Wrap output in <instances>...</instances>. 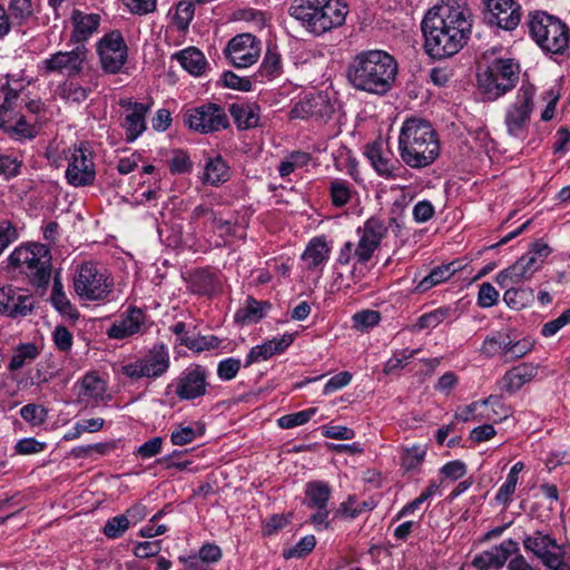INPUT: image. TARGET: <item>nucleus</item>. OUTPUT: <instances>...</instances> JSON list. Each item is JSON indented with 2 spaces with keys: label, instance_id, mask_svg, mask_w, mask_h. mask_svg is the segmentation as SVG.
I'll use <instances>...</instances> for the list:
<instances>
[{
  "label": "nucleus",
  "instance_id": "obj_60",
  "mask_svg": "<svg viewBox=\"0 0 570 570\" xmlns=\"http://www.w3.org/2000/svg\"><path fill=\"white\" fill-rule=\"evenodd\" d=\"M193 164L187 153L176 150L169 160V169L173 174H186L191 170Z\"/></svg>",
  "mask_w": 570,
  "mask_h": 570
},
{
  "label": "nucleus",
  "instance_id": "obj_53",
  "mask_svg": "<svg viewBox=\"0 0 570 570\" xmlns=\"http://www.w3.org/2000/svg\"><path fill=\"white\" fill-rule=\"evenodd\" d=\"M279 71L281 56L276 50L268 47L261 65V72L267 77H275Z\"/></svg>",
  "mask_w": 570,
  "mask_h": 570
},
{
  "label": "nucleus",
  "instance_id": "obj_59",
  "mask_svg": "<svg viewBox=\"0 0 570 570\" xmlns=\"http://www.w3.org/2000/svg\"><path fill=\"white\" fill-rule=\"evenodd\" d=\"M381 315L376 311L365 309L354 314V327L361 331L371 328L379 324Z\"/></svg>",
  "mask_w": 570,
  "mask_h": 570
},
{
  "label": "nucleus",
  "instance_id": "obj_22",
  "mask_svg": "<svg viewBox=\"0 0 570 570\" xmlns=\"http://www.w3.org/2000/svg\"><path fill=\"white\" fill-rule=\"evenodd\" d=\"M77 392V403L85 407L97 406L104 401L107 392V383L97 372H88L75 385Z\"/></svg>",
  "mask_w": 570,
  "mask_h": 570
},
{
  "label": "nucleus",
  "instance_id": "obj_24",
  "mask_svg": "<svg viewBox=\"0 0 570 570\" xmlns=\"http://www.w3.org/2000/svg\"><path fill=\"white\" fill-rule=\"evenodd\" d=\"M334 111L327 95L317 94L301 99L291 110L292 118L327 119Z\"/></svg>",
  "mask_w": 570,
  "mask_h": 570
},
{
  "label": "nucleus",
  "instance_id": "obj_56",
  "mask_svg": "<svg viewBox=\"0 0 570 570\" xmlns=\"http://www.w3.org/2000/svg\"><path fill=\"white\" fill-rule=\"evenodd\" d=\"M2 128L18 139H31L37 135L35 127L29 125L23 117H20L14 125L6 124Z\"/></svg>",
  "mask_w": 570,
  "mask_h": 570
},
{
  "label": "nucleus",
  "instance_id": "obj_64",
  "mask_svg": "<svg viewBox=\"0 0 570 570\" xmlns=\"http://www.w3.org/2000/svg\"><path fill=\"white\" fill-rule=\"evenodd\" d=\"M197 432L191 426H179L170 434V441L174 445H186L197 438Z\"/></svg>",
  "mask_w": 570,
  "mask_h": 570
},
{
  "label": "nucleus",
  "instance_id": "obj_23",
  "mask_svg": "<svg viewBox=\"0 0 570 570\" xmlns=\"http://www.w3.org/2000/svg\"><path fill=\"white\" fill-rule=\"evenodd\" d=\"M519 551V544L512 539L502 541L500 544L476 554L472 564L478 570L501 569L507 560Z\"/></svg>",
  "mask_w": 570,
  "mask_h": 570
},
{
  "label": "nucleus",
  "instance_id": "obj_6",
  "mask_svg": "<svg viewBox=\"0 0 570 570\" xmlns=\"http://www.w3.org/2000/svg\"><path fill=\"white\" fill-rule=\"evenodd\" d=\"M356 232L358 235L357 244L346 242L343 245L337 257L338 264L347 265L352 259H355L357 264H366L385 237L387 226L383 220L371 217Z\"/></svg>",
  "mask_w": 570,
  "mask_h": 570
},
{
  "label": "nucleus",
  "instance_id": "obj_35",
  "mask_svg": "<svg viewBox=\"0 0 570 570\" xmlns=\"http://www.w3.org/2000/svg\"><path fill=\"white\" fill-rule=\"evenodd\" d=\"M232 177V170L220 155L208 157L205 161L202 181L212 186H219Z\"/></svg>",
  "mask_w": 570,
  "mask_h": 570
},
{
  "label": "nucleus",
  "instance_id": "obj_21",
  "mask_svg": "<svg viewBox=\"0 0 570 570\" xmlns=\"http://www.w3.org/2000/svg\"><path fill=\"white\" fill-rule=\"evenodd\" d=\"M35 307L32 295L11 285L0 288V314L9 317L28 315Z\"/></svg>",
  "mask_w": 570,
  "mask_h": 570
},
{
  "label": "nucleus",
  "instance_id": "obj_16",
  "mask_svg": "<svg viewBox=\"0 0 570 570\" xmlns=\"http://www.w3.org/2000/svg\"><path fill=\"white\" fill-rule=\"evenodd\" d=\"M98 53L106 72H119L127 60V46L121 33L119 31L107 33L98 43Z\"/></svg>",
  "mask_w": 570,
  "mask_h": 570
},
{
  "label": "nucleus",
  "instance_id": "obj_20",
  "mask_svg": "<svg viewBox=\"0 0 570 570\" xmlns=\"http://www.w3.org/2000/svg\"><path fill=\"white\" fill-rule=\"evenodd\" d=\"M119 105L126 110L121 127L125 130L126 141L134 142L147 129L146 116L150 111L151 104L121 99Z\"/></svg>",
  "mask_w": 570,
  "mask_h": 570
},
{
  "label": "nucleus",
  "instance_id": "obj_25",
  "mask_svg": "<svg viewBox=\"0 0 570 570\" xmlns=\"http://www.w3.org/2000/svg\"><path fill=\"white\" fill-rule=\"evenodd\" d=\"M325 3V0H293L288 8V14L298 21L306 31L316 36L320 14Z\"/></svg>",
  "mask_w": 570,
  "mask_h": 570
},
{
  "label": "nucleus",
  "instance_id": "obj_4",
  "mask_svg": "<svg viewBox=\"0 0 570 570\" xmlns=\"http://www.w3.org/2000/svg\"><path fill=\"white\" fill-rule=\"evenodd\" d=\"M9 265L26 275L32 286L47 288L51 277L48 246L38 243L20 246L9 256Z\"/></svg>",
  "mask_w": 570,
  "mask_h": 570
},
{
  "label": "nucleus",
  "instance_id": "obj_40",
  "mask_svg": "<svg viewBox=\"0 0 570 570\" xmlns=\"http://www.w3.org/2000/svg\"><path fill=\"white\" fill-rule=\"evenodd\" d=\"M332 490L323 481H312L305 487L304 503L311 508H326L331 498Z\"/></svg>",
  "mask_w": 570,
  "mask_h": 570
},
{
  "label": "nucleus",
  "instance_id": "obj_61",
  "mask_svg": "<svg viewBox=\"0 0 570 570\" xmlns=\"http://www.w3.org/2000/svg\"><path fill=\"white\" fill-rule=\"evenodd\" d=\"M56 347L61 352H69L72 347L73 336L66 326H57L52 333Z\"/></svg>",
  "mask_w": 570,
  "mask_h": 570
},
{
  "label": "nucleus",
  "instance_id": "obj_58",
  "mask_svg": "<svg viewBox=\"0 0 570 570\" xmlns=\"http://www.w3.org/2000/svg\"><path fill=\"white\" fill-rule=\"evenodd\" d=\"M9 11L11 17L21 23L33 13L31 0H10Z\"/></svg>",
  "mask_w": 570,
  "mask_h": 570
},
{
  "label": "nucleus",
  "instance_id": "obj_10",
  "mask_svg": "<svg viewBox=\"0 0 570 570\" xmlns=\"http://www.w3.org/2000/svg\"><path fill=\"white\" fill-rule=\"evenodd\" d=\"M183 120L190 130L203 135L214 134L229 126L225 109L214 102H206L187 109Z\"/></svg>",
  "mask_w": 570,
  "mask_h": 570
},
{
  "label": "nucleus",
  "instance_id": "obj_57",
  "mask_svg": "<svg viewBox=\"0 0 570 570\" xmlns=\"http://www.w3.org/2000/svg\"><path fill=\"white\" fill-rule=\"evenodd\" d=\"M242 367L240 360L228 357L220 361L217 365V375L223 381H230L236 377Z\"/></svg>",
  "mask_w": 570,
  "mask_h": 570
},
{
  "label": "nucleus",
  "instance_id": "obj_43",
  "mask_svg": "<svg viewBox=\"0 0 570 570\" xmlns=\"http://www.w3.org/2000/svg\"><path fill=\"white\" fill-rule=\"evenodd\" d=\"M534 301V291L531 287H510L503 294V302L513 309H522Z\"/></svg>",
  "mask_w": 570,
  "mask_h": 570
},
{
  "label": "nucleus",
  "instance_id": "obj_41",
  "mask_svg": "<svg viewBox=\"0 0 570 570\" xmlns=\"http://www.w3.org/2000/svg\"><path fill=\"white\" fill-rule=\"evenodd\" d=\"M39 347L35 343H24L13 350L8 364L9 372H16L31 364L39 356Z\"/></svg>",
  "mask_w": 570,
  "mask_h": 570
},
{
  "label": "nucleus",
  "instance_id": "obj_34",
  "mask_svg": "<svg viewBox=\"0 0 570 570\" xmlns=\"http://www.w3.org/2000/svg\"><path fill=\"white\" fill-rule=\"evenodd\" d=\"M458 317V308L452 305H445L438 307L429 313L419 316L414 324L411 326V331L421 332L423 330H432L439 326L441 323L450 320L453 321Z\"/></svg>",
  "mask_w": 570,
  "mask_h": 570
},
{
  "label": "nucleus",
  "instance_id": "obj_45",
  "mask_svg": "<svg viewBox=\"0 0 570 570\" xmlns=\"http://www.w3.org/2000/svg\"><path fill=\"white\" fill-rule=\"evenodd\" d=\"M328 191L332 204L335 207L345 206L351 200L353 195V190L350 183L340 178L333 179L330 183Z\"/></svg>",
  "mask_w": 570,
  "mask_h": 570
},
{
  "label": "nucleus",
  "instance_id": "obj_3",
  "mask_svg": "<svg viewBox=\"0 0 570 570\" xmlns=\"http://www.w3.org/2000/svg\"><path fill=\"white\" fill-rule=\"evenodd\" d=\"M399 153L410 168L432 165L440 155V141L431 122L416 117L406 119L399 135Z\"/></svg>",
  "mask_w": 570,
  "mask_h": 570
},
{
  "label": "nucleus",
  "instance_id": "obj_9",
  "mask_svg": "<svg viewBox=\"0 0 570 570\" xmlns=\"http://www.w3.org/2000/svg\"><path fill=\"white\" fill-rule=\"evenodd\" d=\"M535 87L530 82H522L514 100L507 107L504 125L509 136L524 138L528 134L531 115L534 110Z\"/></svg>",
  "mask_w": 570,
  "mask_h": 570
},
{
  "label": "nucleus",
  "instance_id": "obj_44",
  "mask_svg": "<svg viewBox=\"0 0 570 570\" xmlns=\"http://www.w3.org/2000/svg\"><path fill=\"white\" fill-rule=\"evenodd\" d=\"M510 344V336L507 333H497L492 336H487L481 346V353L487 357L502 355L507 358V348Z\"/></svg>",
  "mask_w": 570,
  "mask_h": 570
},
{
  "label": "nucleus",
  "instance_id": "obj_54",
  "mask_svg": "<svg viewBox=\"0 0 570 570\" xmlns=\"http://www.w3.org/2000/svg\"><path fill=\"white\" fill-rule=\"evenodd\" d=\"M499 301V292L491 283H482L478 293V305L482 308H490L497 305Z\"/></svg>",
  "mask_w": 570,
  "mask_h": 570
},
{
  "label": "nucleus",
  "instance_id": "obj_17",
  "mask_svg": "<svg viewBox=\"0 0 570 570\" xmlns=\"http://www.w3.org/2000/svg\"><path fill=\"white\" fill-rule=\"evenodd\" d=\"M485 20L503 30H514L521 21V6L515 0H483Z\"/></svg>",
  "mask_w": 570,
  "mask_h": 570
},
{
  "label": "nucleus",
  "instance_id": "obj_31",
  "mask_svg": "<svg viewBox=\"0 0 570 570\" xmlns=\"http://www.w3.org/2000/svg\"><path fill=\"white\" fill-rule=\"evenodd\" d=\"M293 341L294 337L292 334H284L279 337H274L261 345L252 347L246 356L245 367H248L254 363L266 361L276 354L283 353L293 343Z\"/></svg>",
  "mask_w": 570,
  "mask_h": 570
},
{
  "label": "nucleus",
  "instance_id": "obj_51",
  "mask_svg": "<svg viewBox=\"0 0 570 570\" xmlns=\"http://www.w3.org/2000/svg\"><path fill=\"white\" fill-rule=\"evenodd\" d=\"M22 161L11 155L0 153V176L10 179L20 174Z\"/></svg>",
  "mask_w": 570,
  "mask_h": 570
},
{
  "label": "nucleus",
  "instance_id": "obj_8",
  "mask_svg": "<svg viewBox=\"0 0 570 570\" xmlns=\"http://www.w3.org/2000/svg\"><path fill=\"white\" fill-rule=\"evenodd\" d=\"M520 73V66L513 59H495L479 75V85L489 100H495L512 90Z\"/></svg>",
  "mask_w": 570,
  "mask_h": 570
},
{
  "label": "nucleus",
  "instance_id": "obj_55",
  "mask_svg": "<svg viewBox=\"0 0 570 570\" xmlns=\"http://www.w3.org/2000/svg\"><path fill=\"white\" fill-rule=\"evenodd\" d=\"M315 544L316 540L314 535H305L293 548L284 551V557L286 559L302 558L308 554L315 548Z\"/></svg>",
  "mask_w": 570,
  "mask_h": 570
},
{
  "label": "nucleus",
  "instance_id": "obj_1",
  "mask_svg": "<svg viewBox=\"0 0 570 570\" xmlns=\"http://www.w3.org/2000/svg\"><path fill=\"white\" fill-rule=\"evenodd\" d=\"M424 48L434 59L458 53L468 42L472 31L471 13L468 9L440 4L430 9L421 23Z\"/></svg>",
  "mask_w": 570,
  "mask_h": 570
},
{
  "label": "nucleus",
  "instance_id": "obj_7",
  "mask_svg": "<svg viewBox=\"0 0 570 570\" xmlns=\"http://www.w3.org/2000/svg\"><path fill=\"white\" fill-rule=\"evenodd\" d=\"M114 279L96 263H82L73 276V289L82 301H106L112 292Z\"/></svg>",
  "mask_w": 570,
  "mask_h": 570
},
{
  "label": "nucleus",
  "instance_id": "obj_52",
  "mask_svg": "<svg viewBox=\"0 0 570 570\" xmlns=\"http://www.w3.org/2000/svg\"><path fill=\"white\" fill-rule=\"evenodd\" d=\"M47 414L48 412L43 406L33 403L27 404L20 409L21 417L33 425L42 424L47 419Z\"/></svg>",
  "mask_w": 570,
  "mask_h": 570
},
{
  "label": "nucleus",
  "instance_id": "obj_50",
  "mask_svg": "<svg viewBox=\"0 0 570 570\" xmlns=\"http://www.w3.org/2000/svg\"><path fill=\"white\" fill-rule=\"evenodd\" d=\"M129 528V520L125 514L109 519L104 527V534L107 538L116 539L121 537Z\"/></svg>",
  "mask_w": 570,
  "mask_h": 570
},
{
  "label": "nucleus",
  "instance_id": "obj_36",
  "mask_svg": "<svg viewBox=\"0 0 570 570\" xmlns=\"http://www.w3.org/2000/svg\"><path fill=\"white\" fill-rule=\"evenodd\" d=\"M173 58L193 76H202L207 67V60L204 53L195 47L183 49L176 52Z\"/></svg>",
  "mask_w": 570,
  "mask_h": 570
},
{
  "label": "nucleus",
  "instance_id": "obj_2",
  "mask_svg": "<svg viewBox=\"0 0 570 570\" xmlns=\"http://www.w3.org/2000/svg\"><path fill=\"white\" fill-rule=\"evenodd\" d=\"M396 76L395 58L379 49L358 52L346 69V78L354 89L377 96L392 89Z\"/></svg>",
  "mask_w": 570,
  "mask_h": 570
},
{
  "label": "nucleus",
  "instance_id": "obj_46",
  "mask_svg": "<svg viewBox=\"0 0 570 570\" xmlns=\"http://www.w3.org/2000/svg\"><path fill=\"white\" fill-rule=\"evenodd\" d=\"M426 454V445L414 444L405 448L401 456V465L404 470L411 471L421 465Z\"/></svg>",
  "mask_w": 570,
  "mask_h": 570
},
{
  "label": "nucleus",
  "instance_id": "obj_30",
  "mask_svg": "<svg viewBox=\"0 0 570 570\" xmlns=\"http://www.w3.org/2000/svg\"><path fill=\"white\" fill-rule=\"evenodd\" d=\"M27 98L26 86L19 81L3 88V101L0 104V127L13 120V112L19 111Z\"/></svg>",
  "mask_w": 570,
  "mask_h": 570
},
{
  "label": "nucleus",
  "instance_id": "obj_27",
  "mask_svg": "<svg viewBox=\"0 0 570 570\" xmlns=\"http://www.w3.org/2000/svg\"><path fill=\"white\" fill-rule=\"evenodd\" d=\"M539 268L533 257L521 256L514 264L498 273L495 282L501 288L531 279Z\"/></svg>",
  "mask_w": 570,
  "mask_h": 570
},
{
  "label": "nucleus",
  "instance_id": "obj_38",
  "mask_svg": "<svg viewBox=\"0 0 570 570\" xmlns=\"http://www.w3.org/2000/svg\"><path fill=\"white\" fill-rule=\"evenodd\" d=\"M328 255L330 248L324 237H314L305 248L302 259L306 263L307 268L314 269L326 263Z\"/></svg>",
  "mask_w": 570,
  "mask_h": 570
},
{
  "label": "nucleus",
  "instance_id": "obj_48",
  "mask_svg": "<svg viewBox=\"0 0 570 570\" xmlns=\"http://www.w3.org/2000/svg\"><path fill=\"white\" fill-rule=\"evenodd\" d=\"M316 411L315 407H309L296 413L283 415L277 420V424L279 428L286 430L303 425L315 415Z\"/></svg>",
  "mask_w": 570,
  "mask_h": 570
},
{
  "label": "nucleus",
  "instance_id": "obj_37",
  "mask_svg": "<svg viewBox=\"0 0 570 570\" xmlns=\"http://www.w3.org/2000/svg\"><path fill=\"white\" fill-rule=\"evenodd\" d=\"M52 306L62 315L72 321H77L80 317L79 312L71 304L67 297L61 279L58 275L53 278L52 293L50 297Z\"/></svg>",
  "mask_w": 570,
  "mask_h": 570
},
{
  "label": "nucleus",
  "instance_id": "obj_14",
  "mask_svg": "<svg viewBox=\"0 0 570 570\" xmlns=\"http://www.w3.org/2000/svg\"><path fill=\"white\" fill-rule=\"evenodd\" d=\"M208 370L199 364L187 366L179 375L168 385L174 387L175 394L181 401H193L204 396L208 386Z\"/></svg>",
  "mask_w": 570,
  "mask_h": 570
},
{
  "label": "nucleus",
  "instance_id": "obj_63",
  "mask_svg": "<svg viewBox=\"0 0 570 570\" xmlns=\"http://www.w3.org/2000/svg\"><path fill=\"white\" fill-rule=\"evenodd\" d=\"M416 350H402L397 353H395L386 363L384 366V372L386 374L393 373L400 368H402L407 360L413 357L416 354Z\"/></svg>",
  "mask_w": 570,
  "mask_h": 570
},
{
  "label": "nucleus",
  "instance_id": "obj_47",
  "mask_svg": "<svg viewBox=\"0 0 570 570\" xmlns=\"http://www.w3.org/2000/svg\"><path fill=\"white\" fill-rule=\"evenodd\" d=\"M374 508V504L372 501H363L357 502L355 495H350L346 501L342 502L340 505V509L337 511L338 514L343 517H347L351 519H355L358 517L363 511H371Z\"/></svg>",
  "mask_w": 570,
  "mask_h": 570
},
{
  "label": "nucleus",
  "instance_id": "obj_11",
  "mask_svg": "<svg viewBox=\"0 0 570 570\" xmlns=\"http://www.w3.org/2000/svg\"><path fill=\"white\" fill-rule=\"evenodd\" d=\"M169 366L170 354L167 345L157 343L142 357L126 364L122 373L132 380L158 379L167 373Z\"/></svg>",
  "mask_w": 570,
  "mask_h": 570
},
{
  "label": "nucleus",
  "instance_id": "obj_33",
  "mask_svg": "<svg viewBox=\"0 0 570 570\" xmlns=\"http://www.w3.org/2000/svg\"><path fill=\"white\" fill-rule=\"evenodd\" d=\"M229 114L239 130L255 128L259 124L261 108L254 102L232 104Z\"/></svg>",
  "mask_w": 570,
  "mask_h": 570
},
{
  "label": "nucleus",
  "instance_id": "obj_13",
  "mask_svg": "<svg viewBox=\"0 0 570 570\" xmlns=\"http://www.w3.org/2000/svg\"><path fill=\"white\" fill-rule=\"evenodd\" d=\"M525 550L531 551L550 570H570V564L563 561V548L552 537L535 531L523 539Z\"/></svg>",
  "mask_w": 570,
  "mask_h": 570
},
{
  "label": "nucleus",
  "instance_id": "obj_18",
  "mask_svg": "<svg viewBox=\"0 0 570 570\" xmlns=\"http://www.w3.org/2000/svg\"><path fill=\"white\" fill-rule=\"evenodd\" d=\"M366 156L381 177L396 179L406 171L401 161L390 150L387 144L383 141L367 146Z\"/></svg>",
  "mask_w": 570,
  "mask_h": 570
},
{
  "label": "nucleus",
  "instance_id": "obj_29",
  "mask_svg": "<svg viewBox=\"0 0 570 570\" xmlns=\"http://www.w3.org/2000/svg\"><path fill=\"white\" fill-rule=\"evenodd\" d=\"M71 23L73 26L69 45H85V42L98 31L100 16L97 13H85L75 9L71 13Z\"/></svg>",
  "mask_w": 570,
  "mask_h": 570
},
{
  "label": "nucleus",
  "instance_id": "obj_42",
  "mask_svg": "<svg viewBox=\"0 0 570 570\" xmlns=\"http://www.w3.org/2000/svg\"><path fill=\"white\" fill-rule=\"evenodd\" d=\"M265 307H271L269 303L258 302L249 296L245 302V306L236 311L234 318L240 324L255 323L264 316Z\"/></svg>",
  "mask_w": 570,
  "mask_h": 570
},
{
  "label": "nucleus",
  "instance_id": "obj_32",
  "mask_svg": "<svg viewBox=\"0 0 570 570\" xmlns=\"http://www.w3.org/2000/svg\"><path fill=\"white\" fill-rule=\"evenodd\" d=\"M537 374V365L532 363H521L505 372L500 380V389L509 394H513L524 384L531 382Z\"/></svg>",
  "mask_w": 570,
  "mask_h": 570
},
{
  "label": "nucleus",
  "instance_id": "obj_62",
  "mask_svg": "<svg viewBox=\"0 0 570 570\" xmlns=\"http://www.w3.org/2000/svg\"><path fill=\"white\" fill-rule=\"evenodd\" d=\"M292 514H273L263 523V534L266 537L275 534L278 530L285 528L291 521Z\"/></svg>",
  "mask_w": 570,
  "mask_h": 570
},
{
  "label": "nucleus",
  "instance_id": "obj_12",
  "mask_svg": "<svg viewBox=\"0 0 570 570\" xmlns=\"http://www.w3.org/2000/svg\"><path fill=\"white\" fill-rule=\"evenodd\" d=\"M68 166L66 179L75 187L90 186L96 179V168L92 153L86 144L70 148L67 154Z\"/></svg>",
  "mask_w": 570,
  "mask_h": 570
},
{
  "label": "nucleus",
  "instance_id": "obj_26",
  "mask_svg": "<svg viewBox=\"0 0 570 570\" xmlns=\"http://www.w3.org/2000/svg\"><path fill=\"white\" fill-rule=\"evenodd\" d=\"M146 318L147 316L142 309L131 306L118 321L111 324L107 330V335L112 340H124L141 333L146 324Z\"/></svg>",
  "mask_w": 570,
  "mask_h": 570
},
{
  "label": "nucleus",
  "instance_id": "obj_49",
  "mask_svg": "<svg viewBox=\"0 0 570 570\" xmlns=\"http://www.w3.org/2000/svg\"><path fill=\"white\" fill-rule=\"evenodd\" d=\"M195 6L187 0H181L176 7L174 22L181 31H186L194 18Z\"/></svg>",
  "mask_w": 570,
  "mask_h": 570
},
{
  "label": "nucleus",
  "instance_id": "obj_15",
  "mask_svg": "<svg viewBox=\"0 0 570 570\" xmlns=\"http://www.w3.org/2000/svg\"><path fill=\"white\" fill-rule=\"evenodd\" d=\"M225 55L236 68H247L257 62L261 40L252 33H242L229 40Z\"/></svg>",
  "mask_w": 570,
  "mask_h": 570
},
{
  "label": "nucleus",
  "instance_id": "obj_28",
  "mask_svg": "<svg viewBox=\"0 0 570 570\" xmlns=\"http://www.w3.org/2000/svg\"><path fill=\"white\" fill-rule=\"evenodd\" d=\"M325 2L320 14L316 36H322L333 29L342 27L350 12L348 4L345 0H325Z\"/></svg>",
  "mask_w": 570,
  "mask_h": 570
},
{
  "label": "nucleus",
  "instance_id": "obj_39",
  "mask_svg": "<svg viewBox=\"0 0 570 570\" xmlns=\"http://www.w3.org/2000/svg\"><path fill=\"white\" fill-rule=\"evenodd\" d=\"M459 269L455 262L434 267L426 276H424L416 285L419 293H424L432 287L450 279Z\"/></svg>",
  "mask_w": 570,
  "mask_h": 570
},
{
  "label": "nucleus",
  "instance_id": "obj_19",
  "mask_svg": "<svg viewBox=\"0 0 570 570\" xmlns=\"http://www.w3.org/2000/svg\"><path fill=\"white\" fill-rule=\"evenodd\" d=\"M87 58V48L85 45L76 46L70 51H58L42 61V69L46 73L67 72L68 76H75L83 69V62Z\"/></svg>",
  "mask_w": 570,
  "mask_h": 570
},
{
  "label": "nucleus",
  "instance_id": "obj_5",
  "mask_svg": "<svg viewBox=\"0 0 570 570\" xmlns=\"http://www.w3.org/2000/svg\"><path fill=\"white\" fill-rule=\"evenodd\" d=\"M531 38L544 51L562 55L569 48L570 30L559 18L543 11L529 14Z\"/></svg>",
  "mask_w": 570,
  "mask_h": 570
}]
</instances>
